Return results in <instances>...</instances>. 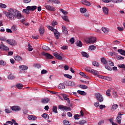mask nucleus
Returning <instances> with one entry per match:
<instances>
[{
    "instance_id": "obj_1",
    "label": "nucleus",
    "mask_w": 125,
    "mask_h": 125,
    "mask_svg": "<svg viewBox=\"0 0 125 125\" xmlns=\"http://www.w3.org/2000/svg\"><path fill=\"white\" fill-rule=\"evenodd\" d=\"M8 12H5L4 14L9 20H15L17 19H21V22H25V19L24 16L21 14V12L18 10L14 8H9Z\"/></svg>"
},
{
    "instance_id": "obj_2",
    "label": "nucleus",
    "mask_w": 125,
    "mask_h": 125,
    "mask_svg": "<svg viewBox=\"0 0 125 125\" xmlns=\"http://www.w3.org/2000/svg\"><path fill=\"white\" fill-rule=\"evenodd\" d=\"M85 42H86L87 43H94V42H96V38L92 37L87 38L85 40Z\"/></svg>"
},
{
    "instance_id": "obj_3",
    "label": "nucleus",
    "mask_w": 125,
    "mask_h": 125,
    "mask_svg": "<svg viewBox=\"0 0 125 125\" xmlns=\"http://www.w3.org/2000/svg\"><path fill=\"white\" fill-rule=\"evenodd\" d=\"M97 100L98 101V102H102L103 101H104V98H103V96L102 95L99 93H96L95 95Z\"/></svg>"
},
{
    "instance_id": "obj_4",
    "label": "nucleus",
    "mask_w": 125,
    "mask_h": 125,
    "mask_svg": "<svg viewBox=\"0 0 125 125\" xmlns=\"http://www.w3.org/2000/svg\"><path fill=\"white\" fill-rule=\"evenodd\" d=\"M42 55H43V56H45L46 59H53V58H54V57H53V56H52V55H51L48 53L42 52Z\"/></svg>"
},
{
    "instance_id": "obj_5",
    "label": "nucleus",
    "mask_w": 125,
    "mask_h": 125,
    "mask_svg": "<svg viewBox=\"0 0 125 125\" xmlns=\"http://www.w3.org/2000/svg\"><path fill=\"white\" fill-rule=\"evenodd\" d=\"M44 7L47 10H49V11L54 12L56 10L55 7L50 5H45Z\"/></svg>"
},
{
    "instance_id": "obj_6",
    "label": "nucleus",
    "mask_w": 125,
    "mask_h": 125,
    "mask_svg": "<svg viewBox=\"0 0 125 125\" xmlns=\"http://www.w3.org/2000/svg\"><path fill=\"white\" fill-rule=\"evenodd\" d=\"M59 109L61 110H65V111H71V107H69L66 106H64L63 105H59L58 106Z\"/></svg>"
},
{
    "instance_id": "obj_7",
    "label": "nucleus",
    "mask_w": 125,
    "mask_h": 125,
    "mask_svg": "<svg viewBox=\"0 0 125 125\" xmlns=\"http://www.w3.org/2000/svg\"><path fill=\"white\" fill-rule=\"evenodd\" d=\"M7 42L10 44V45H16L17 44V42L16 41L13 39H8L7 40Z\"/></svg>"
},
{
    "instance_id": "obj_8",
    "label": "nucleus",
    "mask_w": 125,
    "mask_h": 125,
    "mask_svg": "<svg viewBox=\"0 0 125 125\" xmlns=\"http://www.w3.org/2000/svg\"><path fill=\"white\" fill-rule=\"evenodd\" d=\"M53 55H54L58 60H62V59H63V57L60 56L57 52L53 53Z\"/></svg>"
},
{
    "instance_id": "obj_9",
    "label": "nucleus",
    "mask_w": 125,
    "mask_h": 125,
    "mask_svg": "<svg viewBox=\"0 0 125 125\" xmlns=\"http://www.w3.org/2000/svg\"><path fill=\"white\" fill-rule=\"evenodd\" d=\"M62 96L64 100H66V101H67V103H68V104H69L70 106H71V101L70 100V99L69 98H67V95L64 94H62Z\"/></svg>"
},
{
    "instance_id": "obj_10",
    "label": "nucleus",
    "mask_w": 125,
    "mask_h": 125,
    "mask_svg": "<svg viewBox=\"0 0 125 125\" xmlns=\"http://www.w3.org/2000/svg\"><path fill=\"white\" fill-rule=\"evenodd\" d=\"M66 85L68 86H75V85H76V83L72 81H66Z\"/></svg>"
},
{
    "instance_id": "obj_11",
    "label": "nucleus",
    "mask_w": 125,
    "mask_h": 125,
    "mask_svg": "<svg viewBox=\"0 0 125 125\" xmlns=\"http://www.w3.org/2000/svg\"><path fill=\"white\" fill-rule=\"evenodd\" d=\"M11 109L12 111H14V112H17L18 111H21V108L18 106H13L11 107Z\"/></svg>"
},
{
    "instance_id": "obj_12",
    "label": "nucleus",
    "mask_w": 125,
    "mask_h": 125,
    "mask_svg": "<svg viewBox=\"0 0 125 125\" xmlns=\"http://www.w3.org/2000/svg\"><path fill=\"white\" fill-rule=\"evenodd\" d=\"M54 35L57 40L59 39V37H60V33L57 31V29L55 30L54 31Z\"/></svg>"
},
{
    "instance_id": "obj_13",
    "label": "nucleus",
    "mask_w": 125,
    "mask_h": 125,
    "mask_svg": "<svg viewBox=\"0 0 125 125\" xmlns=\"http://www.w3.org/2000/svg\"><path fill=\"white\" fill-rule=\"evenodd\" d=\"M27 9H29L30 11H35L36 9H37V6H28L27 7Z\"/></svg>"
},
{
    "instance_id": "obj_14",
    "label": "nucleus",
    "mask_w": 125,
    "mask_h": 125,
    "mask_svg": "<svg viewBox=\"0 0 125 125\" xmlns=\"http://www.w3.org/2000/svg\"><path fill=\"white\" fill-rule=\"evenodd\" d=\"M62 32L63 33V34L65 35V36H67L68 35V30L67 29V28H66V26L64 25L62 26Z\"/></svg>"
},
{
    "instance_id": "obj_15",
    "label": "nucleus",
    "mask_w": 125,
    "mask_h": 125,
    "mask_svg": "<svg viewBox=\"0 0 125 125\" xmlns=\"http://www.w3.org/2000/svg\"><path fill=\"white\" fill-rule=\"evenodd\" d=\"M28 119L29 121H36L37 120V117L36 116L29 115L28 116Z\"/></svg>"
},
{
    "instance_id": "obj_16",
    "label": "nucleus",
    "mask_w": 125,
    "mask_h": 125,
    "mask_svg": "<svg viewBox=\"0 0 125 125\" xmlns=\"http://www.w3.org/2000/svg\"><path fill=\"white\" fill-rule=\"evenodd\" d=\"M49 101V99L47 98H44L42 99L41 102L43 104H46V103H48V102Z\"/></svg>"
},
{
    "instance_id": "obj_17",
    "label": "nucleus",
    "mask_w": 125,
    "mask_h": 125,
    "mask_svg": "<svg viewBox=\"0 0 125 125\" xmlns=\"http://www.w3.org/2000/svg\"><path fill=\"white\" fill-rule=\"evenodd\" d=\"M103 11L104 14L108 15L109 14V9L106 7H103Z\"/></svg>"
},
{
    "instance_id": "obj_18",
    "label": "nucleus",
    "mask_w": 125,
    "mask_h": 125,
    "mask_svg": "<svg viewBox=\"0 0 125 125\" xmlns=\"http://www.w3.org/2000/svg\"><path fill=\"white\" fill-rule=\"evenodd\" d=\"M14 58L16 61H22L23 60V59L22 57H21L20 56L17 55V56H15L14 57Z\"/></svg>"
},
{
    "instance_id": "obj_19",
    "label": "nucleus",
    "mask_w": 125,
    "mask_h": 125,
    "mask_svg": "<svg viewBox=\"0 0 125 125\" xmlns=\"http://www.w3.org/2000/svg\"><path fill=\"white\" fill-rule=\"evenodd\" d=\"M82 2L83 4H84V5H87V6H90V5H91V3L88 1L83 0Z\"/></svg>"
},
{
    "instance_id": "obj_20",
    "label": "nucleus",
    "mask_w": 125,
    "mask_h": 125,
    "mask_svg": "<svg viewBox=\"0 0 125 125\" xmlns=\"http://www.w3.org/2000/svg\"><path fill=\"white\" fill-rule=\"evenodd\" d=\"M59 89H64L65 88V84L64 83H61L59 84L58 86Z\"/></svg>"
},
{
    "instance_id": "obj_21",
    "label": "nucleus",
    "mask_w": 125,
    "mask_h": 125,
    "mask_svg": "<svg viewBox=\"0 0 125 125\" xmlns=\"http://www.w3.org/2000/svg\"><path fill=\"white\" fill-rule=\"evenodd\" d=\"M20 70L22 71H25V70H28V66L26 65H20L19 66Z\"/></svg>"
},
{
    "instance_id": "obj_22",
    "label": "nucleus",
    "mask_w": 125,
    "mask_h": 125,
    "mask_svg": "<svg viewBox=\"0 0 125 125\" xmlns=\"http://www.w3.org/2000/svg\"><path fill=\"white\" fill-rule=\"evenodd\" d=\"M39 31L41 36H42V35H43L44 33V28L43 27H41L39 28Z\"/></svg>"
},
{
    "instance_id": "obj_23",
    "label": "nucleus",
    "mask_w": 125,
    "mask_h": 125,
    "mask_svg": "<svg viewBox=\"0 0 125 125\" xmlns=\"http://www.w3.org/2000/svg\"><path fill=\"white\" fill-rule=\"evenodd\" d=\"M7 78L8 80H10L11 81L12 80H14L15 79V77L12 75V74L10 73L9 75L7 76Z\"/></svg>"
},
{
    "instance_id": "obj_24",
    "label": "nucleus",
    "mask_w": 125,
    "mask_h": 125,
    "mask_svg": "<svg viewBox=\"0 0 125 125\" xmlns=\"http://www.w3.org/2000/svg\"><path fill=\"white\" fill-rule=\"evenodd\" d=\"M118 52L119 53H120L122 55H124L125 56V51L124 50H123L122 49H119L118 50Z\"/></svg>"
},
{
    "instance_id": "obj_25",
    "label": "nucleus",
    "mask_w": 125,
    "mask_h": 125,
    "mask_svg": "<svg viewBox=\"0 0 125 125\" xmlns=\"http://www.w3.org/2000/svg\"><path fill=\"white\" fill-rule=\"evenodd\" d=\"M42 117L44 119H46V120H48V119H49V116L48 115V114H46V113H43L42 115Z\"/></svg>"
},
{
    "instance_id": "obj_26",
    "label": "nucleus",
    "mask_w": 125,
    "mask_h": 125,
    "mask_svg": "<svg viewBox=\"0 0 125 125\" xmlns=\"http://www.w3.org/2000/svg\"><path fill=\"white\" fill-rule=\"evenodd\" d=\"M116 120L118 124H120L122 123V116H118Z\"/></svg>"
},
{
    "instance_id": "obj_27",
    "label": "nucleus",
    "mask_w": 125,
    "mask_h": 125,
    "mask_svg": "<svg viewBox=\"0 0 125 125\" xmlns=\"http://www.w3.org/2000/svg\"><path fill=\"white\" fill-rule=\"evenodd\" d=\"M101 61L102 63H103V64H104V65H105V64H107V60H106L105 58H102L101 59Z\"/></svg>"
},
{
    "instance_id": "obj_28",
    "label": "nucleus",
    "mask_w": 125,
    "mask_h": 125,
    "mask_svg": "<svg viewBox=\"0 0 125 125\" xmlns=\"http://www.w3.org/2000/svg\"><path fill=\"white\" fill-rule=\"evenodd\" d=\"M77 92L79 94H81V95H86V93L84 91L78 90Z\"/></svg>"
},
{
    "instance_id": "obj_29",
    "label": "nucleus",
    "mask_w": 125,
    "mask_h": 125,
    "mask_svg": "<svg viewBox=\"0 0 125 125\" xmlns=\"http://www.w3.org/2000/svg\"><path fill=\"white\" fill-rule=\"evenodd\" d=\"M82 54L83 57H86V58H88V57H89V55H88L85 52H82Z\"/></svg>"
},
{
    "instance_id": "obj_30",
    "label": "nucleus",
    "mask_w": 125,
    "mask_h": 125,
    "mask_svg": "<svg viewBox=\"0 0 125 125\" xmlns=\"http://www.w3.org/2000/svg\"><path fill=\"white\" fill-rule=\"evenodd\" d=\"M76 45L77 46H79V47H82L83 46V42L81 41H78L76 42Z\"/></svg>"
},
{
    "instance_id": "obj_31",
    "label": "nucleus",
    "mask_w": 125,
    "mask_h": 125,
    "mask_svg": "<svg viewBox=\"0 0 125 125\" xmlns=\"http://www.w3.org/2000/svg\"><path fill=\"white\" fill-rule=\"evenodd\" d=\"M85 71H86V72H88L89 73H91L92 72V69L90 68V67H86L84 68Z\"/></svg>"
},
{
    "instance_id": "obj_32",
    "label": "nucleus",
    "mask_w": 125,
    "mask_h": 125,
    "mask_svg": "<svg viewBox=\"0 0 125 125\" xmlns=\"http://www.w3.org/2000/svg\"><path fill=\"white\" fill-rule=\"evenodd\" d=\"M102 31H103V32H104V33H105V34H107V33H109V29L105 27H103L102 28Z\"/></svg>"
},
{
    "instance_id": "obj_33",
    "label": "nucleus",
    "mask_w": 125,
    "mask_h": 125,
    "mask_svg": "<svg viewBox=\"0 0 125 125\" xmlns=\"http://www.w3.org/2000/svg\"><path fill=\"white\" fill-rule=\"evenodd\" d=\"M92 65L95 67H99L100 64H99V63H98V62L96 61H94L92 62Z\"/></svg>"
},
{
    "instance_id": "obj_34",
    "label": "nucleus",
    "mask_w": 125,
    "mask_h": 125,
    "mask_svg": "<svg viewBox=\"0 0 125 125\" xmlns=\"http://www.w3.org/2000/svg\"><path fill=\"white\" fill-rule=\"evenodd\" d=\"M22 12L26 13V14H30V9H28L26 7V9H24L22 10Z\"/></svg>"
},
{
    "instance_id": "obj_35",
    "label": "nucleus",
    "mask_w": 125,
    "mask_h": 125,
    "mask_svg": "<svg viewBox=\"0 0 125 125\" xmlns=\"http://www.w3.org/2000/svg\"><path fill=\"white\" fill-rule=\"evenodd\" d=\"M0 50H2V51H9V48H8V47H0Z\"/></svg>"
},
{
    "instance_id": "obj_36",
    "label": "nucleus",
    "mask_w": 125,
    "mask_h": 125,
    "mask_svg": "<svg viewBox=\"0 0 125 125\" xmlns=\"http://www.w3.org/2000/svg\"><path fill=\"white\" fill-rule=\"evenodd\" d=\"M16 87H17V88H18L19 89H22V88H23V84H21V83H18L16 85Z\"/></svg>"
},
{
    "instance_id": "obj_37",
    "label": "nucleus",
    "mask_w": 125,
    "mask_h": 125,
    "mask_svg": "<svg viewBox=\"0 0 125 125\" xmlns=\"http://www.w3.org/2000/svg\"><path fill=\"white\" fill-rule=\"evenodd\" d=\"M80 11L81 13H85L86 12V9L85 8H81Z\"/></svg>"
},
{
    "instance_id": "obj_38",
    "label": "nucleus",
    "mask_w": 125,
    "mask_h": 125,
    "mask_svg": "<svg viewBox=\"0 0 125 125\" xmlns=\"http://www.w3.org/2000/svg\"><path fill=\"white\" fill-rule=\"evenodd\" d=\"M53 112H54V113H55V114H57V113H58V111H57V106H53Z\"/></svg>"
},
{
    "instance_id": "obj_39",
    "label": "nucleus",
    "mask_w": 125,
    "mask_h": 125,
    "mask_svg": "<svg viewBox=\"0 0 125 125\" xmlns=\"http://www.w3.org/2000/svg\"><path fill=\"white\" fill-rule=\"evenodd\" d=\"M78 124L81 125H84V124H86V121L85 120H81L79 122Z\"/></svg>"
},
{
    "instance_id": "obj_40",
    "label": "nucleus",
    "mask_w": 125,
    "mask_h": 125,
    "mask_svg": "<svg viewBox=\"0 0 125 125\" xmlns=\"http://www.w3.org/2000/svg\"><path fill=\"white\" fill-rule=\"evenodd\" d=\"M93 75H95V76H98V72L96 70H95L94 69H93L92 70V72H91Z\"/></svg>"
},
{
    "instance_id": "obj_41",
    "label": "nucleus",
    "mask_w": 125,
    "mask_h": 125,
    "mask_svg": "<svg viewBox=\"0 0 125 125\" xmlns=\"http://www.w3.org/2000/svg\"><path fill=\"white\" fill-rule=\"evenodd\" d=\"M64 77H65V78H67V79H69V80H71V79L73 78V76L69 74H64Z\"/></svg>"
},
{
    "instance_id": "obj_42",
    "label": "nucleus",
    "mask_w": 125,
    "mask_h": 125,
    "mask_svg": "<svg viewBox=\"0 0 125 125\" xmlns=\"http://www.w3.org/2000/svg\"><path fill=\"white\" fill-rule=\"evenodd\" d=\"M80 87L82 89H87L88 88V87L85 85H80Z\"/></svg>"
},
{
    "instance_id": "obj_43",
    "label": "nucleus",
    "mask_w": 125,
    "mask_h": 125,
    "mask_svg": "<svg viewBox=\"0 0 125 125\" xmlns=\"http://www.w3.org/2000/svg\"><path fill=\"white\" fill-rule=\"evenodd\" d=\"M62 18L64 21H66V22H69V19H68V16H64L63 17H62Z\"/></svg>"
},
{
    "instance_id": "obj_44",
    "label": "nucleus",
    "mask_w": 125,
    "mask_h": 125,
    "mask_svg": "<svg viewBox=\"0 0 125 125\" xmlns=\"http://www.w3.org/2000/svg\"><path fill=\"white\" fill-rule=\"evenodd\" d=\"M123 0H112V2L114 3H119L120 2H122Z\"/></svg>"
},
{
    "instance_id": "obj_45",
    "label": "nucleus",
    "mask_w": 125,
    "mask_h": 125,
    "mask_svg": "<svg viewBox=\"0 0 125 125\" xmlns=\"http://www.w3.org/2000/svg\"><path fill=\"white\" fill-rule=\"evenodd\" d=\"M60 10L63 14H65L66 15H67V14H68V12H67V11L63 10V9H60Z\"/></svg>"
},
{
    "instance_id": "obj_46",
    "label": "nucleus",
    "mask_w": 125,
    "mask_h": 125,
    "mask_svg": "<svg viewBox=\"0 0 125 125\" xmlns=\"http://www.w3.org/2000/svg\"><path fill=\"white\" fill-rule=\"evenodd\" d=\"M118 104H113L112 106V110H116V109H118Z\"/></svg>"
},
{
    "instance_id": "obj_47",
    "label": "nucleus",
    "mask_w": 125,
    "mask_h": 125,
    "mask_svg": "<svg viewBox=\"0 0 125 125\" xmlns=\"http://www.w3.org/2000/svg\"><path fill=\"white\" fill-rule=\"evenodd\" d=\"M104 67L106 70H108L109 71H112V70H113V68L110 67V66L106 65Z\"/></svg>"
},
{
    "instance_id": "obj_48",
    "label": "nucleus",
    "mask_w": 125,
    "mask_h": 125,
    "mask_svg": "<svg viewBox=\"0 0 125 125\" xmlns=\"http://www.w3.org/2000/svg\"><path fill=\"white\" fill-rule=\"evenodd\" d=\"M47 28L48 29H49V30H50V31H51L52 32H54L55 31V30H56V29L53 28V27L50 26H47Z\"/></svg>"
},
{
    "instance_id": "obj_49",
    "label": "nucleus",
    "mask_w": 125,
    "mask_h": 125,
    "mask_svg": "<svg viewBox=\"0 0 125 125\" xmlns=\"http://www.w3.org/2000/svg\"><path fill=\"white\" fill-rule=\"evenodd\" d=\"M11 29L13 31V32H15L17 31V27L15 25H13Z\"/></svg>"
},
{
    "instance_id": "obj_50",
    "label": "nucleus",
    "mask_w": 125,
    "mask_h": 125,
    "mask_svg": "<svg viewBox=\"0 0 125 125\" xmlns=\"http://www.w3.org/2000/svg\"><path fill=\"white\" fill-rule=\"evenodd\" d=\"M0 65L2 66H5L6 65V62H4V61L1 60L0 61Z\"/></svg>"
},
{
    "instance_id": "obj_51",
    "label": "nucleus",
    "mask_w": 125,
    "mask_h": 125,
    "mask_svg": "<svg viewBox=\"0 0 125 125\" xmlns=\"http://www.w3.org/2000/svg\"><path fill=\"white\" fill-rule=\"evenodd\" d=\"M8 124L11 125H13V122L11 121H7L5 124H3V125H8Z\"/></svg>"
},
{
    "instance_id": "obj_52",
    "label": "nucleus",
    "mask_w": 125,
    "mask_h": 125,
    "mask_svg": "<svg viewBox=\"0 0 125 125\" xmlns=\"http://www.w3.org/2000/svg\"><path fill=\"white\" fill-rule=\"evenodd\" d=\"M111 90L110 89H108L106 91V94L107 95V96H111Z\"/></svg>"
},
{
    "instance_id": "obj_53",
    "label": "nucleus",
    "mask_w": 125,
    "mask_h": 125,
    "mask_svg": "<svg viewBox=\"0 0 125 125\" xmlns=\"http://www.w3.org/2000/svg\"><path fill=\"white\" fill-rule=\"evenodd\" d=\"M47 72L48 71L46 70L42 69L41 71V74L42 75H44V74L47 73Z\"/></svg>"
},
{
    "instance_id": "obj_54",
    "label": "nucleus",
    "mask_w": 125,
    "mask_h": 125,
    "mask_svg": "<svg viewBox=\"0 0 125 125\" xmlns=\"http://www.w3.org/2000/svg\"><path fill=\"white\" fill-rule=\"evenodd\" d=\"M0 7L1 8H6V5L0 3Z\"/></svg>"
},
{
    "instance_id": "obj_55",
    "label": "nucleus",
    "mask_w": 125,
    "mask_h": 125,
    "mask_svg": "<svg viewBox=\"0 0 125 125\" xmlns=\"http://www.w3.org/2000/svg\"><path fill=\"white\" fill-rule=\"evenodd\" d=\"M63 123L64 125H70L69 123V121H68L67 120H64L63 121Z\"/></svg>"
},
{
    "instance_id": "obj_56",
    "label": "nucleus",
    "mask_w": 125,
    "mask_h": 125,
    "mask_svg": "<svg viewBox=\"0 0 125 125\" xmlns=\"http://www.w3.org/2000/svg\"><path fill=\"white\" fill-rule=\"evenodd\" d=\"M113 96L116 98L118 97V92L114 91L113 92Z\"/></svg>"
},
{
    "instance_id": "obj_57",
    "label": "nucleus",
    "mask_w": 125,
    "mask_h": 125,
    "mask_svg": "<svg viewBox=\"0 0 125 125\" xmlns=\"http://www.w3.org/2000/svg\"><path fill=\"white\" fill-rule=\"evenodd\" d=\"M96 48V47H89L88 50L89 51H94V50H95Z\"/></svg>"
},
{
    "instance_id": "obj_58",
    "label": "nucleus",
    "mask_w": 125,
    "mask_h": 125,
    "mask_svg": "<svg viewBox=\"0 0 125 125\" xmlns=\"http://www.w3.org/2000/svg\"><path fill=\"white\" fill-rule=\"evenodd\" d=\"M79 117H81V115H79V114H75L74 115V119L75 120H79Z\"/></svg>"
},
{
    "instance_id": "obj_59",
    "label": "nucleus",
    "mask_w": 125,
    "mask_h": 125,
    "mask_svg": "<svg viewBox=\"0 0 125 125\" xmlns=\"http://www.w3.org/2000/svg\"><path fill=\"white\" fill-rule=\"evenodd\" d=\"M34 66L36 68H37V69H40V68H41V65L39 63H37V64H34Z\"/></svg>"
},
{
    "instance_id": "obj_60",
    "label": "nucleus",
    "mask_w": 125,
    "mask_h": 125,
    "mask_svg": "<svg viewBox=\"0 0 125 125\" xmlns=\"http://www.w3.org/2000/svg\"><path fill=\"white\" fill-rule=\"evenodd\" d=\"M99 108L101 110H102V109H104V108H106V106H105V105L101 104L99 105Z\"/></svg>"
},
{
    "instance_id": "obj_61",
    "label": "nucleus",
    "mask_w": 125,
    "mask_h": 125,
    "mask_svg": "<svg viewBox=\"0 0 125 125\" xmlns=\"http://www.w3.org/2000/svg\"><path fill=\"white\" fill-rule=\"evenodd\" d=\"M104 120H101L98 123V125H104Z\"/></svg>"
},
{
    "instance_id": "obj_62",
    "label": "nucleus",
    "mask_w": 125,
    "mask_h": 125,
    "mask_svg": "<svg viewBox=\"0 0 125 125\" xmlns=\"http://www.w3.org/2000/svg\"><path fill=\"white\" fill-rule=\"evenodd\" d=\"M108 62L109 65L112 66V67L114 66V62L111 61H107V63Z\"/></svg>"
},
{
    "instance_id": "obj_63",
    "label": "nucleus",
    "mask_w": 125,
    "mask_h": 125,
    "mask_svg": "<svg viewBox=\"0 0 125 125\" xmlns=\"http://www.w3.org/2000/svg\"><path fill=\"white\" fill-rule=\"evenodd\" d=\"M56 25H57V22H56V21H52V26H53V27H55Z\"/></svg>"
},
{
    "instance_id": "obj_64",
    "label": "nucleus",
    "mask_w": 125,
    "mask_h": 125,
    "mask_svg": "<svg viewBox=\"0 0 125 125\" xmlns=\"http://www.w3.org/2000/svg\"><path fill=\"white\" fill-rule=\"evenodd\" d=\"M119 68H123V69H125V65L124 64H121L118 65Z\"/></svg>"
}]
</instances>
